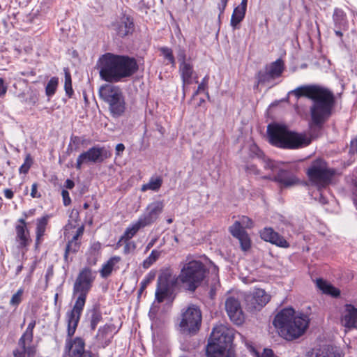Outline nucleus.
Listing matches in <instances>:
<instances>
[{
  "label": "nucleus",
  "instance_id": "nucleus-39",
  "mask_svg": "<svg viewBox=\"0 0 357 357\" xmlns=\"http://www.w3.org/2000/svg\"><path fill=\"white\" fill-rule=\"evenodd\" d=\"M161 252L158 250H152L151 253L144 261L143 267L144 268H149L160 256Z\"/></svg>",
  "mask_w": 357,
  "mask_h": 357
},
{
  "label": "nucleus",
  "instance_id": "nucleus-40",
  "mask_svg": "<svg viewBox=\"0 0 357 357\" xmlns=\"http://www.w3.org/2000/svg\"><path fill=\"white\" fill-rule=\"evenodd\" d=\"M159 50L162 54L163 55L164 58L168 60L169 63H171L172 66H174L176 64V61L172 49L168 47H162Z\"/></svg>",
  "mask_w": 357,
  "mask_h": 357
},
{
  "label": "nucleus",
  "instance_id": "nucleus-32",
  "mask_svg": "<svg viewBox=\"0 0 357 357\" xmlns=\"http://www.w3.org/2000/svg\"><path fill=\"white\" fill-rule=\"evenodd\" d=\"M317 287L322 291L323 293L337 297L340 295V291L335 287L328 284L322 279H317L316 281Z\"/></svg>",
  "mask_w": 357,
  "mask_h": 357
},
{
  "label": "nucleus",
  "instance_id": "nucleus-13",
  "mask_svg": "<svg viewBox=\"0 0 357 357\" xmlns=\"http://www.w3.org/2000/svg\"><path fill=\"white\" fill-rule=\"evenodd\" d=\"M255 226L254 221L246 215L239 217V220H236L229 227L230 234L238 239L241 245H250V238L245 230V228L252 229Z\"/></svg>",
  "mask_w": 357,
  "mask_h": 357
},
{
  "label": "nucleus",
  "instance_id": "nucleus-37",
  "mask_svg": "<svg viewBox=\"0 0 357 357\" xmlns=\"http://www.w3.org/2000/svg\"><path fill=\"white\" fill-rule=\"evenodd\" d=\"M33 164V160L30 153H27L25 156L24 163L20 167V174H26L32 165Z\"/></svg>",
  "mask_w": 357,
  "mask_h": 357
},
{
  "label": "nucleus",
  "instance_id": "nucleus-7",
  "mask_svg": "<svg viewBox=\"0 0 357 357\" xmlns=\"http://www.w3.org/2000/svg\"><path fill=\"white\" fill-rule=\"evenodd\" d=\"M233 339L232 329L222 324L214 327L206 347L207 357H230L227 349Z\"/></svg>",
  "mask_w": 357,
  "mask_h": 357
},
{
  "label": "nucleus",
  "instance_id": "nucleus-12",
  "mask_svg": "<svg viewBox=\"0 0 357 357\" xmlns=\"http://www.w3.org/2000/svg\"><path fill=\"white\" fill-rule=\"evenodd\" d=\"M111 155L110 151L106 149L104 146H93L79 155L75 167L77 169H81L83 164L89 162L93 163L102 162L105 159L110 158Z\"/></svg>",
  "mask_w": 357,
  "mask_h": 357
},
{
  "label": "nucleus",
  "instance_id": "nucleus-35",
  "mask_svg": "<svg viewBox=\"0 0 357 357\" xmlns=\"http://www.w3.org/2000/svg\"><path fill=\"white\" fill-rule=\"evenodd\" d=\"M256 79H257V84H265L270 81L275 79L273 76L269 74V71L264 68V70H259L257 75Z\"/></svg>",
  "mask_w": 357,
  "mask_h": 357
},
{
  "label": "nucleus",
  "instance_id": "nucleus-14",
  "mask_svg": "<svg viewBox=\"0 0 357 357\" xmlns=\"http://www.w3.org/2000/svg\"><path fill=\"white\" fill-rule=\"evenodd\" d=\"M67 335L65 352L68 357H93L91 351L85 349V341L83 338L76 337L73 339V335H68V329L67 330Z\"/></svg>",
  "mask_w": 357,
  "mask_h": 357
},
{
  "label": "nucleus",
  "instance_id": "nucleus-42",
  "mask_svg": "<svg viewBox=\"0 0 357 357\" xmlns=\"http://www.w3.org/2000/svg\"><path fill=\"white\" fill-rule=\"evenodd\" d=\"M209 80V75H206L205 77L202 79L201 82L199 84L197 89L194 92L192 95V98L197 96L201 92H205L208 90V84ZM206 93L208 95V93L206 92Z\"/></svg>",
  "mask_w": 357,
  "mask_h": 357
},
{
  "label": "nucleus",
  "instance_id": "nucleus-54",
  "mask_svg": "<svg viewBox=\"0 0 357 357\" xmlns=\"http://www.w3.org/2000/svg\"><path fill=\"white\" fill-rule=\"evenodd\" d=\"M3 192H4V196L6 197V198H7L8 199H11L14 197V192L11 189H8V188L5 189Z\"/></svg>",
  "mask_w": 357,
  "mask_h": 357
},
{
  "label": "nucleus",
  "instance_id": "nucleus-36",
  "mask_svg": "<svg viewBox=\"0 0 357 357\" xmlns=\"http://www.w3.org/2000/svg\"><path fill=\"white\" fill-rule=\"evenodd\" d=\"M88 141L84 137L72 135L70 139L68 149L72 146H74L73 150L77 151L80 145L86 144Z\"/></svg>",
  "mask_w": 357,
  "mask_h": 357
},
{
  "label": "nucleus",
  "instance_id": "nucleus-23",
  "mask_svg": "<svg viewBox=\"0 0 357 357\" xmlns=\"http://www.w3.org/2000/svg\"><path fill=\"white\" fill-rule=\"evenodd\" d=\"M341 323L346 328L357 327V308L351 305H347L342 316Z\"/></svg>",
  "mask_w": 357,
  "mask_h": 357
},
{
  "label": "nucleus",
  "instance_id": "nucleus-25",
  "mask_svg": "<svg viewBox=\"0 0 357 357\" xmlns=\"http://www.w3.org/2000/svg\"><path fill=\"white\" fill-rule=\"evenodd\" d=\"M179 73L183 82V86L192 83V75L195 73L193 65L190 62H183L179 63Z\"/></svg>",
  "mask_w": 357,
  "mask_h": 357
},
{
  "label": "nucleus",
  "instance_id": "nucleus-47",
  "mask_svg": "<svg viewBox=\"0 0 357 357\" xmlns=\"http://www.w3.org/2000/svg\"><path fill=\"white\" fill-rule=\"evenodd\" d=\"M61 196L63 199V204L65 206H68L71 204V199L68 190L63 189L61 191Z\"/></svg>",
  "mask_w": 357,
  "mask_h": 357
},
{
  "label": "nucleus",
  "instance_id": "nucleus-63",
  "mask_svg": "<svg viewBox=\"0 0 357 357\" xmlns=\"http://www.w3.org/2000/svg\"><path fill=\"white\" fill-rule=\"evenodd\" d=\"M250 248V247H245V246L241 247V248H242L243 251H244V252L248 251V250H249V248Z\"/></svg>",
  "mask_w": 357,
  "mask_h": 357
},
{
  "label": "nucleus",
  "instance_id": "nucleus-41",
  "mask_svg": "<svg viewBox=\"0 0 357 357\" xmlns=\"http://www.w3.org/2000/svg\"><path fill=\"white\" fill-rule=\"evenodd\" d=\"M282 162V161L276 162L275 160H273L271 159H265L264 160V168L265 169H270L273 172V174H275L278 171V169L281 167L280 163Z\"/></svg>",
  "mask_w": 357,
  "mask_h": 357
},
{
  "label": "nucleus",
  "instance_id": "nucleus-51",
  "mask_svg": "<svg viewBox=\"0 0 357 357\" xmlns=\"http://www.w3.org/2000/svg\"><path fill=\"white\" fill-rule=\"evenodd\" d=\"M349 153H357V138L352 139L350 142Z\"/></svg>",
  "mask_w": 357,
  "mask_h": 357
},
{
  "label": "nucleus",
  "instance_id": "nucleus-9",
  "mask_svg": "<svg viewBox=\"0 0 357 357\" xmlns=\"http://www.w3.org/2000/svg\"><path fill=\"white\" fill-rule=\"evenodd\" d=\"M274 174V182L280 189H288L301 183L299 178L300 167L297 162H284Z\"/></svg>",
  "mask_w": 357,
  "mask_h": 357
},
{
  "label": "nucleus",
  "instance_id": "nucleus-38",
  "mask_svg": "<svg viewBox=\"0 0 357 357\" xmlns=\"http://www.w3.org/2000/svg\"><path fill=\"white\" fill-rule=\"evenodd\" d=\"M64 89L66 91V94L68 98H71L74 93V91L72 86V79L70 73L68 71H65V82H64Z\"/></svg>",
  "mask_w": 357,
  "mask_h": 357
},
{
  "label": "nucleus",
  "instance_id": "nucleus-50",
  "mask_svg": "<svg viewBox=\"0 0 357 357\" xmlns=\"http://www.w3.org/2000/svg\"><path fill=\"white\" fill-rule=\"evenodd\" d=\"M245 169L250 174H253L255 175H259L260 174V170L255 165H247Z\"/></svg>",
  "mask_w": 357,
  "mask_h": 357
},
{
  "label": "nucleus",
  "instance_id": "nucleus-21",
  "mask_svg": "<svg viewBox=\"0 0 357 357\" xmlns=\"http://www.w3.org/2000/svg\"><path fill=\"white\" fill-rule=\"evenodd\" d=\"M18 224L15 226L16 238L20 245H28L31 242L30 233L26 227L24 218L17 220Z\"/></svg>",
  "mask_w": 357,
  "mask_h": 357
},
{
  "label": "nucleus",
  "instance_id": "nucleus-6",
  "mask_svg": "<svg viewBox=\"0 0 357 357\" xmlns=\"http://www.w3.org/2000/svg\"><path fill=\"white\" fill-rule=\"evenodd\" d=\"M308 324L307 316L303 314H296L292 308L282 310L273 320V325L287 340H292L301 336L306 331Z\"/></svg>",
  "mask_w": 357,
  "mask_h": 357
},
{
  "label": "nucleus",
  "instance_id": "nucleus-24",
  "mask_svg": "<svg viewBox=\"0 0 357 357\" xmlns=\"http://www.w3.org/2000/svg\"><path fill=\"white\" fill-rule=\"evenodd\" d=\"M112 115L119 117L123 114L126 110V102L123 93L108 103Z\"/></svg>",
  "mask_w": 357,
  "mask_h": 357
},
{
  "label": "nucleus",
  "instance_id": "nucleus-28",
  "mask_svg": "<svg viewBox=\"0 0 357 357\" xmlns=\"http://www.w3.org/2000/svg\"><path fill=\"white\" fill-rule=\"evenodd\" d=\"M49 218V215H46L36 220V245L41 244L43 241V237L45 234Z\"/></svg>",
  "mask_w": 357,
  "mask_h": 357
},
{
  "label": "nucleus",
  "instance_id": "nucleus-64",
  "mask_svg": "<svg viewBox=\"0 0 357 357\" xmlns=\"http://www.w3.org/2000/svg\"><path fill=\"white\" fill-rule=\"evenodd\" d=\"M172 222H173V219L172 218H169V219L167 220V222L168 224H171V223H172Z\"/></svg>",
  "mask_w": 357,
  "mask_h": 357
},
{
  "label": "nucleus",
  "instance_id": "nucleus-27",
  "mask_svg": "<svg viewBox=\"0 0 357 357\" xmlns=\"http://www.w3.org/2000/svg\"><path fill=\"white\" fill-rule=\"evenodd\" d=\"M113 327L111 325L106 324L100 327L96 335L97 342L102 347L107 346L111 341Z\"/></svg>",
  "mask_w": 357,
  "mask_h": 357
},
{
  "label": "nucleus",
  "instance_id": "nucleus-31",
  "mask_svg": "<svg viewBox=\"0 0 357 357\" xmlns=\"http://www.w3.org/2000/svg\"><path fill=\"white\" fill-rule=\"evenodd\" d=\"M163 183L162 178L161 176H152L150 178L149 181L147 183L143 184L141 187V191L146 192L147 190L158 191L161 188Z\"/></svg>",
  "mask_w": 357,
  "mask_h": 357
},
{
  "label": "nucleus",
  "instance_id": "nucleus-29",
  "mask_svg": "<svg viewBox=\"0 0 357 357\" xmlns=\"http://www.w3.org/2000/svg\"><path fill=\"white\" fill-rule=\"evenodd\" d=\"M146 226L142 222V220L138 218V220L130 225L128 227L126 228L123 235L121 236L120 241H119L117 245H119V243L121 241H124L125 242L131 239L141 229L146 227Z\"/></svg>",
  "mask_w": 357,
  "mask_h": 357
},
{
  "label": "nucleus",
  "instance_id": "nucleus-57",
  "mask_svg": "<svg viewBox=\"0 0 357 357\" xmlns=\"http://www.w3.org/2000/svg\"><path fill=\"white\" fill-rule=\"evenodd\" d=\"M71 250H72V247H70V246L66 247L65 254H64V257H65L66 261L68 260V255L69 252Z\"/></svg>",
  "mask_w": 357,
  "mask_h": 357
},
{
  "label": "nucleus",
  "instance_id": "nucleus-61",
  "mask_svg": "<svg viewBox=\"0 0 357 357\" xmlns=\"http://www.w3.org/2000/svg\"><path fill=\"white\" fill-rule=\"evenodd\" d=\"M89 207V204L87 203V202H85L84 204H83V208L84 209H88Z\"/></svg>",
  "mask_w": 357,
  "mask_h": 357
},
{
  "label": "nucleus",
  "instance_id": "nucleus-26",
  "mask_svg": "<svg viewBox=\"0 0 357 357\" xmlns=\"http://www.w3.org/2000/svg\"><path fill=\"white\" fill-rule=\"evenodd\" d=\"M121 261L120 257L114 256L111 257L106 263H105L100 270V275L102 278H108L113 271L119 268V264Z\"/></svg>",
  "mask_w": 357,
  "mask_h": 357
},
{
  "label": "nucleus",
  "instance_id": "nucleus-44",
  "mask_svg": "<svg viewBox=\"0 0 357 357\" xmlns=\"http://www.w3.org/2000/svg\"><path fill=\"white\" fill-rule=\"evenodd\" d=\"M212 280L213 283L212 284V289H215L219 285V278H218V268L216 266H213L211 268Z\"/></svg>",
  "mask_w": 357,
  "mask_h": 357
},
{
  "label": "nucleus",
  "instance_id": "nucleus-49",
  "mask_svg": "<svg viewBox=\"0 0 357 357\" xmlns=\"http://www.w3.org/2000/svg\"><path fill=\"white\" fill-rule=\"evenodd\" d=\"M38 185L37 183H33L31 185V197L32 198H40L41 194L38 192Z\"/></svg>",
  "mask_w": 357,
  "mask_h": 357
},
{
  "label": "nucleus",
  "instance_id": "nucleus-48",
  "mask_svg": "<svg viewBox=\"0 0 357 357\" xmlns=\"http://www.w3.org/2000/svg\"><path fill=\"white\" fill-rule=\"evenodd\" d=\"M229 0H220V2L218 3V9L219 10L218 17L220 18L224 14L225 10L227 6Z\"/></svg>",
  "mask_w": 357,
  "mask_h": 357
},
{
  "label": "nucleus",
  "instance_id": "nucleus-60",
  "mask_svg": "<svg viewBox=\"0 0 357 357\" xmlns=\"http://www.w3.org/2000/svg\"><path fill=\"white\" fill-rule=\"evenodd\" d=\"M37 98L36 97H32L30 98V102L33 103V105H35L36 102Z\"/></svg>",
  "mask_w": 357,
  "mask_h": 357
},
{
  "label": "nucleus",
  "instance_id": "nucleus-8",
  "mask_svg": "<svg viewBox=\"0 0 357 357\" xmlns=\"http://www.w3.org/2000/svg\"><path fill=\"white\" fill-rule=\"evenodd\" d=\"M335 170L328 168L327 162L317 158L311 162L306 171V175L310 183L318 188H326L332 181Z\"/></svg>",
  "mask_w": 357,
  "mask_h": 357
},
{
  "label": "nucleus",
  "instance_id": "nucleus-18",
  "mask_svg": "<svg viewBox=\"0 0 357 357\" xmlns=\"http://www.w3.org/2000/svg\"><path fill=\"white\" fill-rule=\"evenodd\" d=\"M307 357H342L341 352L330 344L319 345L307 354Z\"/></svg>",
  "mask_w": 357,
  "mask_h": 357
},
{
  "label": "nucleus",
  "instance_id": "nucleus-17",
  "mask_svg": "<svg viewBox=\"0 0 357 357\" xmlns=\"http://www.w3.org/2000/svg\"><path fill=\"white\" fill-rule=\"evenodd\" d=\"M225 309L232 322L241 325L244 321V314L238 299L233 296L228 297L225 301Z\"/></svg>",
  "mask_w": 357,
  "mask_h": 357
},
{
  "label": "nucleus",
  "instance_id": "nucleus-59",
  "mask_svg": "<svg viewBox=\"0 0 357 357\" xmlns=\"http://www.w3.org/2000/svg\"><path fill=\"white\" fill-rule=\"evenodd\" d=\"M22 265H20L17 268L16 274H18L22 270Z\"/></svg>",
  "mask_w": 357,
  "mask_h": 357
},
{
  "label": "nucleus",
  "instance_id": "nucleus-46",
  "mask_svg": "<svg viewBox=\"0 0 357 357\" xmlns=\"http://www.w3.org/2000/svg\"><path fill=\"white\" fill-rule=\"evenodd\" d=\"M154 279V275L149 274L148 276L144 278L142 282L141 286L139 290V294H141L147 287V285Z\"/></svg>",
  "mask_w": 357,
  "mask_h": 357
},
{
  "label": "nucleus",
  "instance_id": "nucleus-33",
  "mask_svg": "<svg viewBox=\"0 0 357 357\" xmlns=\"http://www.w3.org/2000/svg\"><path fill=\"white\" fill-rule=\"evenodd\" d=\"M59 85V78L56 77H52L48 81L45 86V93L48 97H52L55 94L57 87Z\"/></svg>",
  "mask_w": 357,
  "mask_h": 357
},
{
  "label": "nucleus",
  "instance_id": "nucleus-1",
  "mask_svg": "<svg viewBox=\"0 0 357 357\" xmlns=\"http://www.w3.org/2000/svg\"><path fill=\"white\" fill-rule=\"evenodd\" d=\"M97 68L100 79L107 82L100 87L99 96L108 103L123 93L119 86L111 84L132 77L139 70V65L133 56L107 52L98 58Z\"/></svg>",
  "mask_w": 357,
  "mask_h": 357
},
{
  "label": "nucleus",
  "instance_id": "nucleus-11",
  "mask_svg": "<svg viewBox=\"0 0 357 357\" xmlns=\"http://www.w3.org/2000/svg\"><path fill=\"white\" fill-rule=\"evenodd\" d=\"M36 326V321L30 322L22 337L18 341V347L13 351L14 357H34L36 348L31 344L33 341V331Z\"/></svg>",
  "mask_w": 357,
  "mask_h": 357
},
{
  "label": "nucleus",
  "instance_id": "nucleus-2",
  "mask_svg": "<svg viewBox=\"0 0 357 357\" xmlns=\"http://www.w3.org/2000/svg\"><path fill=\"white\" fill-rule=\"evenodd\" d=\"M205 275L206 268L203 263L188 258L178 276L172 275L169 271L163 272L159 275L155 299L158 303H162L178 282H181L187 290L195 291L204 280Z\"/></svg>",
  "mask_w": 357,
  "mask_h": 357
},
{
  "label": "nucleus",
  "instance_id": "nucleus-22",
  "mask_svg": "<svg viewBox=\"0 0 357 357\" xmlns=\"http://www.w3.org/2000/svg\"><path fill=\"white\" fill-rule=\"evenodd\" d=\"M248 0H241V3L234 8L230 20V25L234 29H239L240 23L245 18Z\"/></svg>",
  "mask_w": 357,
  "mask_h": 357
},
{
  "label": "nucleus",
  "instance_id": "nucleus-52",
  "mask_svg": "<svg viewBox=\"0 0 357 357\" xmlns=\"http://www.w3.org/2000/svg\"><path fill=\"white\" fill-rule=\"evenodd\" d=\"M8 87L4 83V79L0 77V97H3L7 92Z\"/></svg>",
  "mask_w": 357,
  "mask_h": 357
},
{
  "label": "nucleus",
  "instance_id": "nucleus-15",
  "mask_svg": "<svg viewBox=\"0 0 357 357\" xmlns=\"http://www.w3.org/2000/svg\"><path fill=\"white\" fill-rule=\"evenodd\" d=\"M271 296L264 289H257L245 295V301L248 310H260L270 301Z\"/></svg>",
  "mask_w": 357,
  "mask_h": 357
},
{
  "label": "nucleus",
  "instance_id": "nucleus-20",
  "mask_svg": "<svg viewBox=\"0 0 357 357\" xmlns=\"http://www.w3.org/2000/svg\"><path fill=\"white\" fill-rule=\"evenodd\" d=\"M116 34L123 38L131 34L134 31V23L132 19L130 17L124 15L121 17L120 20L114 24Z\"/></svg>",
  "mask_w": 357,
  "mask_h": 357
},
{
  "label": "nucleus",
  "instance_id": "nucleus-43",
  "mask_svg": "<svg viewBox=\"0 0 357 357\" xmlns=\"http://www.w3.org/2000/svg\"><path fill=\"white\" fill-rule=\"evenodd\" d=\"M23 293L24 290L22 289H20L15 294H14L10 301V305L12 306H17L22 302Z\"/></svg>",
  "mask_w": 357,
  "mask_h": 357
},
{
  "label": "nucleus",
  "instance_id": "nucleus-62",
  "mask_svg": "<svg viewBox=\"0 0 357 357\" xmlns=\"http://www.w3.org/2000/svg\"><path fill=\"white\" fill-rule=\"evenodd\" d=\"M335 34L336 36H339V37H342V33L340 31H335Z\"/></svg>",
  "mask_w": 357,
  "mask_h": 357
},
{
  "label": "nucleus",
  "instance_id": "nucleus-58",
  "mask_svg": "<svg viewBox=\"0 0 357 357\" xmlns=\"http://www.w3.org/2000/svg\"><path fill=\"white\" fill-rule=\"evenodd\" d=\"M261 178L264 179V180H269V181L274 182V174L272 176L271 175L264 176L261 177Z\"/></svg>",
  "mask_w": 357,
  "mask_h": 357
},
{
  "label": "nucleus",
  "instance_id": "nucleus-3",
  "mask_svg": "<svg viewBox=\"0 0 357 357\" xmlns=\"http://www.w3.org/2000/svg\"><path fill=\"white\" fill-rule=\"evenodd\" d=\"M297 98L306 97L312 100L310 116L312 123L321 128L333 114L335 97L330 89L319 85H305L293 91Z\"/></svg>",
  "mask_w": 357,
  "mask_h": 357
},
{
  "label": "nucleus",
  "instance_id": "nucleus-16",
  "mask_svg": "<svg viewBox=\"0 0 357 357\" xmlns=\"http://www.w3.org/2000/svg\"><path fill=\"white\" fill-rule=\"evenodd\" d=\"M165 208L163 201L158 200L150 203L143 214L139 218L142 220V222L146 226L153 225L159 218L160 215L162 213Z\"/></svg>",
  "mask_w": 357,
  "mask_h": 357
},
{
  "label": "nucleus",
  "instance_id": "nucleus-56",
  "mask_svg": "<svg viewBox=\"0 0 357 357\" xmlns=\"http://www.w3.org/2000/svg\"><path fill=\"white\" fill-rule=\"evenodd\" d=\"M75 186V183L73 180L68 178L65 182V187L67 189H73Z\"/></svg>",
  "mask_w": 357,
  "mask_h": 357
},
{
  "label": "nucleus",
  "instance_id": "nucleus-34",
  "mask_svg": "<svg viewBox=\"0 0 357 357\" xmlns=\"http://www.w3.org/2000/svg\"><path fill=\"white\" fill-rule=\"evenodd\" d=\"M102 319V313L98 309L93 308L91 311L90 316V327L91 330L94 331L97 325L101 321Z\"/></svg>",
  "mask_w": 357,
  "mask_h": 357
},
{
  "label": "nucleus",
  "instance_id": "nucleus-55",
  "mask_svg": "<svg viewBox=\"0 0 357 357\" xmlns=\"http://www.w3.org/2000/svg\"><path fill=\"white\" fill-rule=\"evenodd\" d=\"M125 150V146L123 144H118L116 146V154L120 155L121 153Z\"/></svg>",
  "mask_w": 357,
  "mask_h": 357
},
{
  "label": "nucleus",
  "instance_id": "nucleus-45",
  "mask_svg": "<svg viewBox=\"0 0 357 357\" xmlns=\"http://www.w3.org/2000/svg\"><path fill=\"white\" fill-rule=\"evenodd\" d=\"M84 226H81L77 228V231H76V233L75 235H73L72 239L70 241H69V243L67 245H70L69 244L70 243H75V245H77L78 243H77V240L78 238L82 236L84 234Z\"/></svg>",
  "mask_w": 357,
  "mask_h": 357
},
{
  "label": "nucleus",
  "instance_id": "nucleus-19",
  "mask_svg": "<svg viewBox=\"0 0 357 357\" xmlns=\"http://www.w3.org/2000/svg\"><path fill=\"white\" fill-rule=\"evenodd\" d=\"M261 239L275 245H289L286 239L272 227H264L259 231Z\"/></svg>",
  "mask_w": 357,
  "mask_h": 357
},
{
  "label": "nucleus",
  "instance_id": "nucleus-10",
  "mask_svg": "<svg viewBox=\"0 0 357 357\" xmlns=\"http://www.w3.org/2000/svg\"><path fill=\"white\" fill-rule=\"evenodd\" d=\"M201 322L200 310L196 305H190L181 314L180 331L183 333H194L199 330Z\"/></svg>",
  "mask_w": 357,
  "mask_h": 357
},
{
  "label": "nucleus",
  "instance_id": "nucleus-4",
  "mask_svg": "<svg viewBox=\"0 0 357 357\" xmlns=\"http://www.w3.org/2000/svg\"><path fill=\"white\" fill-rule=\"evenodd\" d=\"M95 275L90 268H82L73 285V296H77L73 309L67 312L66 317L68 321V335L75 334L82 312L85 305L86 296L90 291Z\"/></svg>",
  "mask_w": 357,
  "mask_h": 357
},
{
  "label": "nucleus",
  "instance_id": "nucleus-30",
  "mask_svg": "<svg viewBox=\"0 0 357 357\" xmlns=\"http://www.w3.org/2000/svg\"><path fill=\"white\" fill-rule=\"evenodd\" d=\"M265 67L269 71V74L276 79L280 77L284 70V63L281 59H278Z\"/></svg>",
  "mask_w": 357,
  "mask_h": 357
},
{
  "label": "nucleus",
  "instance_id": "nucleus-53",
  "mask_svg": "<svg viewBox=\"0 0 357 357\" xmlns=\"http://www.w3.org/2000/svg\"><path fill=\"white\" fill-rule=\"evenodd\" d=\"M178 59L180 63L188 62L186 60V54L184 50H181L178 54Z\"/></svg>",
  "mask_w": 357,
  "mask_h": 357
},
{
  "label": "nucleus",
  "instance_id": "nucleus-5",
  "mask_svg": "<svg viewBox=\"0 0 357 357\" xmlns=\"http://www.w3.org/2000/svg\"><path fill=\"white\" fill-rule=\"evenodd\" d=\"M268 142L273 146L282 149H298L311 144L312 139L304 132L289 130L282 123H273L267 126Z\"/></svg>",
  "mask_w": 357,
  "mask_h": 357
}]
</instances>
